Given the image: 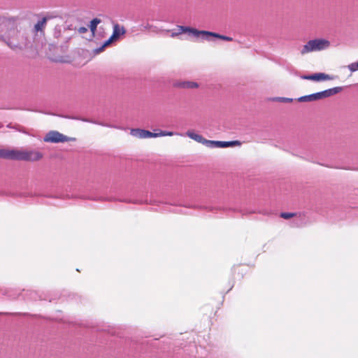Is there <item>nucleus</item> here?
Returning <instances> with one entry per match:
<instances>
[{"label":"nucleus","mask_w":358,"mask_h":358,"mask_svg":"<svg viewBox=\"0 0 358 358\" xmlns=\"http://www.w3.org/2000/svg\"><path fill=\"white\" fill-rule=\"evenodd\" d=\"M43 157L41 152L34 150L0 149V159L36 162Z\"/></svg>","instance_id":"nucleus-1"},{"label":"nucleus","mask_w":358,"mask_h":358,"mask_svg":"<svg viewBox=\"0 0 358 358\" xmlns=\"http://www.w3.org/2000/svg\"><path fill=\"white\" fill-rule=\"evenodd\" d=\"M3 41L11 49H22L27 43V37L24 34L20 33L16 28H11L3 36H1Z\"/></svg>","instance_id":"nucleus-2"},{"label":"nucleus","mask_w":358,"mask_h":358,"mask_svg":"<svg viewBox=\"0 0 358 358\" xmlns=\"http://www.w3.org/2000/svg\"><path fill=\"white\" fill-rule=\"evenodd\" d=\"M178 30H179V32L177 34L173 33L172 36H174L181 34V33L189 32L196 37L201 36L202 39L207 40V41H210V37H214V38H220V39L227 41H233V38L229 36L221 35L220 34L209 31H199L196 29H194V28H192L189 27H186V26H178Z\"/></svg>","instance_id":"nucleus-3"},{"label":"nucleus","mask_w":358,"mask_h":358,"mask_svg":"<svg viewBox=\"0 0 358 358\" xmlns=\"http://www.w3.org/2000/svg\"><path fill=\"white\" fill-rule=\"evenodd\" d=\"M342 90V87H335L311 94L300 96L299 98H298V101L299 102L314 101L316 100H320L331 96L341 92Z\"/></svg>","instance_id":"nucleus-4"},{"label":"nucleus","mask_w":358,"mask_h":358,"mask_svg":"<svg viewBox=\"0 0 358 358\" xmlns=\"http://www.w3.org/2000/svg\"><path fill=\"white\" fill-rule=\"evenodd\" d=\"M329 41L325 39L310 40L303 46L301 53L304 55L310 52L323 50L329 48Z\"/></svg>","instance_id":"nucleus-5"},{"label":"nucleus","mask_w":358,"mask_h":358,"mask_svg":"<svg viewBox=\"0 0 358 358\" xmlns=\"http://www.w3.org/2000/svg\"><path fill=\"white\" fill-rule=\"evenodd\" d=\"M74 141H76L75 138L69 137L55 130H52L48 132L43 138L44 142H49L53 143H59Z\"/></svg>","instance_id":"nucleus-6"},{"label":"nucleus","mask_w":358,"mask_h":358,"mask_svg":"<svg viewBox=\"0 0 358 358\" xmlns=\"http://www.w3.org/2000/svg\"><path fill=\"white\" fill-rule=\"evenodd\" d=\"M130 134L138 138H157V133L142 129H132Z\"/></svg>","instance_id":"nucleus-7"},{"label":"nucleus","mask_w":358,"mask_h":358,"mask_svg":"<svg viewBox=\"0 0 358 358\" xmlns=\"http://www.w3.org/2000/svg\"><path fill=\"white\" fill-rule=\"evenodd\" d=\"M303 78L317 82L322 80H329L332 79V78L329 75L326 74L324 73H316L311 75L304 76H303Z\"/></svg>","instance_id":"nucleus-8"},{"label":"nucleus","mask_w":358,"mask_h":358,"mask_svg":"<svg viewBox=\"0 0 358 358\" xmlns=\"http://www.w3.org/2000/svg\"><path fill=\"white\" fill-rule=\"evenodd\" d=\"M125 29L123 27H120L118 24L113 26V31L112 35L108 38L112 43L116 41L120 36L125 34Z\"/></svg>","instance_id":"nucleus-9"},{"label":"nucleus","mask_w":358,"mask_h":358,"mask_svg":"<svg viewBox=\"0 0 358 358\" xmlns=\"http://www.w3.org/2000/svg\"><path fill=\"white\" fill-rule=\"evenodd\" d=\"M175 86L181 87V88L192 89V88L198 87L199 85L196 82L182 81V82L176 83L175 84Z\"/></svg>","instance_id":"nucleus-10"},{"label":"nucleus","mask_w":358,"mask_h":358,"mask_svg":"<svg viewBox=\"0 0 358 358\" xmlns=\"http://www.w3.org/2000/svg\"><path fill=\"white\" fill-rule=\"evenodd\" d=\"M236 145H241L240 141H216V148H228L232 147Z\"/></svg>","instance_id":"nucleus-11"},{"label":"nucleus","mask_w":358,"mask_h":358,"mask_svg":"<svg viewBox=\"0 0 358 358\" xmlns=\"http://www.w3.org/2000/svg\"><path fill=\"white\" fill-rule=\"evenodd\" d=\"M186 135L191 139L194 140L195 141L203 144L204 138L201 135L198 134L192 131H187L186 132Z\"/></svg>","instance_id":"nucleus-12"},{"label":"nucleus","mask_w":358,"mask_h":358,"mask_svg":"<svg viewBox=\"0 0 358 358\" xmlns=\"http://www.w3.org/2000/svg\"><path fill=\"white\" fill-rule=\"evenodd\" d=\"M47 18L43 17L41 20H38L34 26V29L36 32L42 31L43 27L46 24Z\"/></svg>","instance_id":"nucleus-13"},{"label":"nucleus","mask_w":358,"mask_h":358,"mask_svg":"<svg viewBox=\"0 0 358 358\" xmlns=\"http://www.w3.org/2000/svg\"><path fill=\"white\" fill-rule=\"evenodd\" d=\"M101 22V20L98 19V18H94L92 20H91L90 22V29L91 30V31L94 34V31H96V27H97V25Z\"/></svg>","instance_id":"nucleus-14"},{"label":"nucleus","mask_w":358,"mask_h":358,"mask_svg":"<svg viewBox=\"0 0 358 358\" xmlns=\"http://www.w3.org/2000/svg\"><path fill=\"white\" fill-rule=\"evenodd\" d=\"M203 145H204L206 147L210 148H216V141L207 140V139L204 138Z\"/></svg>","instance_id":"nucleus-15"},{"label":"nucleus","mask_w":358,"mask_h":358,"mask_svg":"<svg viewBox=\"0 0 358 358\" xmlns=\"http://www.w3.org/2000/svg\"><path fill=\"white\" fill-rule=\"evenodd\" d=\"M273 101H279V102H284V103H289L292 102L293 99L292 98H287V97H274L272 99Z\"/></svg>","instance_id":"nucleus-16"},{"label":"nucleus","mask_w":358,"mask_h":358,"mask_svg":"<svg viewBox=\"0 0 358 358\" xmlns=\"http://www.w3.org/2000/svg\"><path fill=\"white\" fill-rule=\"evenodd\" d=\"M291 225H292V227H301L303 224V222L301 221V219L296 218L295 220H294L292 221Z\"/></svg>","instance_id":"nucleus-17"},{"label":"nucleus","mask_w":358,"mask_h":358,"mask_svg":"<svg viewBox=\"0 0 358 358\" xmlns=\"http://www.w3.org/2000/svg\"><path fill=\"white\" fill-rule=\"evenodd\" d=\"M174 135V132L173 131H161L159 133H157V137L159 136H172Z\"/></svg>","instance_id":"nucleus-18"},{"label":"nucleus","mask_w":358,"mask_h":358,"mask_svg":"<svg viewBox=\"0 0 358 358\" xmlns=\"http://www.w3.org/2000/svg\"><path fill=\"white\" fill-rule=\"evenodd\" d=\"M295 215H296V214L292 213H281L280 216L282 218L287 220V219H289Z\"/></svg>","instance_id":"nucleus-19"},{"label":"nucleus","mask_w":358,"mask_h":358,"mask_svg":"<svg viewBox=\"0 0 358 358\" xmlns=\"http://www.w3.org/2000/svg\"><path fill=\"white\" fill-rule=\"evenodd\" d=\"M348 68L352 72H355V71H357L358 70L357 62H355V63H352V64H349Z\"/></svg>","instance_id":"nucleus-20"},{"label":"nucleus","mask_w":358,"mask_h":358,"mask_svg":"<svg viewBox=\"0 0 358 358\" xmlns=\"http://www.w3.org/2000/svg\"><path fill=\"white\" fill-rule=\"evenodd\" d=\"M87 28L85 27H80L79 29H78V32L80 33V34H84L85 32L87 31Z\"/></svg>","instance_id":"nucleus-21"},{"label":"nucleus","mask_w":358,"mask_h":358,"mask_svg":"<svg viewBox=\"0 0 358 358\" xmlns=\"http://www.w3.org/2000/svg\"><path fill=\"white\" fill-rule=\"evenodd\" d=\"M111 43H112V42H111L109 39H108V40H106V41L103 43V44L102 45H103V47L106 48L107 45H110Z\"/></svg>","instance_id":"nucleus-22"},{"label":"nucleus","mask_w":358,"mask_h":358,"mask_svg":"<svg viewBox=\"0 0 358 358\" xmlns=\"http://www.w3.org/2000/svg\"><path fill=\"white\" fill-rule=\"evenodd\" d=\"M104 48H105L103 47V45H101V47H99L97 49H96L95 51H96V52L99 53V52L103 51Z\"/></svg>","instance_id":"nucleus-23"},{"label":"nucleus","mask_w":358,"mask_h":358,"mask_svg":"<svg viewBox=\"0 0 358 358\" xmlns=\"http://www.w3.org/2000/svg\"><path fill=\"white\" fill-rule=\"evenodd\" d=\"M7 21L9 24H12L13 25H14L15 21L13 20L8 19Z\"/></svg>","instance_id":"nucleus-24"},{"label":"nucleus","mask_w":358,"mask_h":358,"mask_svg":"<svg viewBox=\"0 0 358 358\" xmlns=\"http://www.w3.org/2000/svg\"><path fill=\"white\" fill-rule=\"evenodd\" d=\"M357 66H358V61H357Z\"/></svg>","instance_id":"nucleus-25"}]
</instances>
